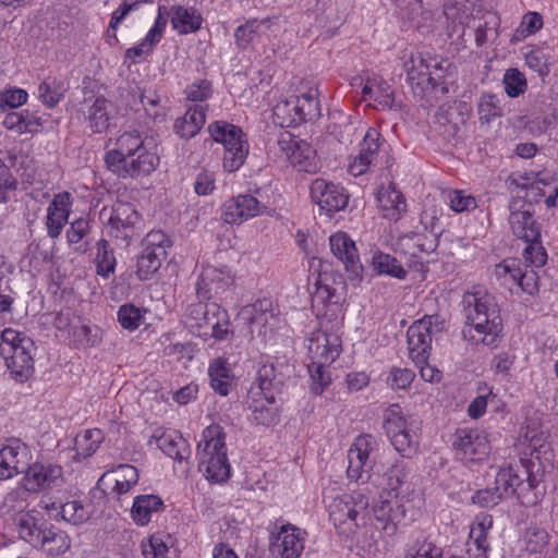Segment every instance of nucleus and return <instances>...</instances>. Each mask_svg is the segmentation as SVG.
<instances>
[{"label":"nucleus","mask_w":558,"mask_h":558,"mask_svg":"<svg viewBox=\"0 0 558 558\" xmlns=\"http://www.w3.org/2000/svg\"><path fill=\"white\" fill-rule=\"evenodd\" d=\"M166 257L167 254H163L159 248L157 252L142 248L141 254L137 256L136 264V275L138 279H150L158 271Z\"/></svg>","instance_id":"79ce46f5"},{"label":"nucleus","mask_w":558,"mask_h":558,"mask_svg":"<svg viewBox=\"0 0 558 558\" xmlns=\"http://www.w3.org/2000/svg\"><path fill=\"white\" fill-rule=\"evenodd\" d=\"M169 14L171 25L179 34L194 33L201 28L203 19L194 8L173 5Z\"/></svg>","instance_id":"c756f323"},{"label":"nucleus","mask_w":558,"mask_h":558,"mask_svg":"<svg viewBox=\"0 0 558 558\" xmlns=\"http://www.w3.org/2000/svg\"><path fill=\"white\" fill-rule=\"evenodd\" d=\"M488 548L487 536H482L481 534L473 535L470 532L465 555L460 558H488Z\"/></svg>","instance_id":"13d9d810"},{"label":"nucleus","mask_w":558,"mask_h":558,"mask_svg":"<svg viewBox=\"0 0 558 558\" xmlns=\"http://www.w3.org/2000/svg\"><path fill=\"white\" fill-rule=\"evenodd\" d=\"M409 470L403 462H396L386 473L387 487L390 492H397L405 482Z\"/></svg>","instance_id":"338daca9"},{"label":"nucleus","mask_w":558,"mask_h":558,"mask_svg":"<svg viewBox=\"0 0 558 558\" xmlns=\"http://www.w3.org/2000/svg\"><path fill=\"white\" fill-rule=\"evenodd\" d=\"M364 100H374L383 109H392L395 107L393 89L380 77H367L362 88Z\"/></svg>","instance_id":"a878e982"},{"label":"nucleus","mask_w":558,"mask_h":558,"mask_svg":"<svg viewBox=\"0 0 558 558\" xmlns=\"http://www.w3.org/2000/svg\"><path fill=\"white\" fill-rule=\"evenodd\" d=\"M458 4H459V2L457 0H456L454 4L451 3L450 1H448L445 4L444 12L448 20H453V21L459 20V25L461 26V33L459 34V37H461L463 39L466 35V32H470L469 35L470 36L474 35L475 43H476L477 47H482L492 37L497 36V31L493 26H489L490 24L496 25L497 24L496 21L482 22L481 20L476 21L473 19V25L468 24L466 26H464V19H469V17L466 15L460 16V13H459L460 9L458 8ZM493 20H496V19L493 17Z\"/></svg>","instance_id":"ddd939ff"},{"label":"nucleus","mask_w":558,"mask_h":558,"mask_svg":"<svg viewBox=\"0 0 558 558\" xmlns=\"http://www.w3.org/2000/svg\"><path fill=\"white\" fill-rule=\"evenodd\" d=\"M372 265L378 274L389 275L397 279H405L407 271L396 257L378 252L372 258Z\"/></svg>","instance_id":"c03bdc74"},{"label":"nucleus","mask_w":558,"mask_h":558,"mask_svg":"<svg viewBox=\"0 0 558 558\" xmlns=\"http://www.w3.org/2000/svg\"><path fill=\"white\" fill-rule=\"evenodd\" d=\"M142 319V310L133 304H124L118 311V320L124 329L131 331L137 329Z\"/></svg>","instance_id":"864d4df0"},{"label":"nucleus","mask_w":558,"mask_h":558,"mask_svg":"<svg viewBox=\"0 0 558 558\" xmlns=\"http://www.w3.org/2000/svg\"><path fill=\"white\" fill-rule=\"evenodd\" d=\"M157 444L163 453L179 462L185 460L191 452L185 439L178 434H163Z\"/></svg>","instance_id":"37998d69"},{"label":"nucleus","mask_w":558,"mask_h":558,"mask_svg":"<svg viewBox=\"0 0 558 558\" xmlns=\"http://www.w3.org/2000/svg\"><path fill=\"white\" fill-rule=\"evenodd\" d=\"M61 475L62 469L59 465L34 463L26 471V487L28 490H39L56 486Z\"/></svg>","instance_id":"4be33fe9"},{"label":"nucleus","mask_w":558,"mask_h":558,"mask_svg":"<svg viewBox=\"0 0 558 558\" xmlns=\"http://www.w3.org/2000/svg\"><path fill=\"white\" fill-rule=\"evenodd\" d=\"M140 222V214L135 207L125 202H117L112 207L109 223L116 230V236L131 240L135 235V226Z\"/></svg>","instance_id":"f3484780"},{"label":"nucleus","mask_w":558,"mask_h":558,"mask_svg":"<svg viewBox=\"0 0 558 558\" xmlns=\"http://www.w3.org/2000/svg\"><path fill=\"white\" fill-rule=\"evenodd\" d=\"M60 515L76 525L86 522L90 518V511L81 501L73 500L61 506Z\"/></svg>","instance_id":"09e8293b"},{"label":"nucleus","mask_w":558,"mask_h":558,"mask_svg":"<svg viewBox=\"0 0 558 558\" xmlns=\"http://www.w3.org/2000/svg\"><path fill=\"white\" fill-rule=\"evenodd\" d=\"M384 428L390 439L409 428V424L401 415V410L398 405L393 404L388 409L384 420Z\"/></svg>","instance_id":"de8ad7c7"},{"label":"nucleus","mask_w":558,"mask_h":558,"mask_svg":"<svg viewBox=\"0 0 558 558\" xmlns=\"http://www.w3.org/2000/svg\"><path fill=\"white\" fill-rule=\"evenodd\" d=\"M15 525L22 539L34 546H39L43 531L46 530L47 522L39 524L33 513L26 512L17 515Z\"/></svg>","instance_id":"e433bc0d"},{"label":"nucleus","mask_w":558,"mask_h":558,"mask_svg":"<svg viewBox=\"0 0 558 558\" xmlns=\"http://www.w3.org/2000/svg\"><path fill=\"white\" fill-rule=\"evenodd\" d=\"M211 388L221 396H227L232 383L231 369L225 359H215L208 368Z\"/></svg>","instance_id":"58836bf2"},{"label":"nucleus","mask_w":558,"mask_h":558,"mask_svg":"<svg viewBox=\"0 0 558 558\" xmlns=\"http://www.w3.org/2000/svg\"><path fill=\"white\" fill-rule=\"evenodd\" d=\"M429 66L432 68V75L429 76L428 90L434 94V97L446 95L449 92L448 77L452 74L454 68L448 60L437 56L430 58Z\"/></svg>","instance_id":"cd10ccee"},{"label":"nucleus","mask_w":558,"mask_h":558,"mask_svg":"<svg viewBox=\"0 0 558 558\" xmlns=\"http://www.w3.org/2000/svg\"><path fill=\"white\" fill-rule=\"evenodd\" d=\"M39 546L51 556H60L70 549L71 539L64 531L47 523Z\"/></svg>","instance_id":"473e14b6"},{"label":"nucleus","mask_w":558,"mask_h":558,"mask_svg":"<svg viewBox=\"0 0 558 558\" xmlns=\"http://www.w3.org/2000/svg\"><path fill=\"white\" fill-rule=\"evenodd\" d=\"M367 505V500H364L361 494L344 495L340 499H336L330 506V517L339 523H344L348 519L356 521L360 510H364Z\"/></svg>","instance_id":"393cba45"},{"label":"nucleus","mask_w":558,"mask_h":558,"mask_svg":"<svg viewBox=\"0 0 558 558\" xmlns=\"http://www.w3.org/2000/svg\"><path fill=\"white\" fill-rule=\"evenodd\" d=\"M274 123L281 128L299 125L303 118L299 112V100L295 96L280 100L272 109Z\"/></svg>","instance_id":"f704fd0d"},{"label":"nucleus","mask_w":558,"mask_h":558,"mask_svg":"<svg viewBox=\"0 0 558 558\" xmlns=\"http://www.w3.org/2000/svg\"><path fill=\"white\" fill-rule=\"evenodd\" d=\"M377 440L372 435L359 436L348 452V476L354 481H364L363 473L373 468L371 453L377 448Z\"/></svg>","instance_id":"9d476101"},{"label":"nucleus","mask_w":558,"mask_h":558,"mask_svg":"<svg viewBox=\"0 0 558 558\" xmlns=\"http://www.w3.org/2000/svg\"><path fill=\"white\" fill-rule=\"evenodd\" d=\"M141 548L145 558H165L168 553V546L158 535H153L142 542Z\"/></svg>","instance_id":"e2e57ef3"},{"label":"nucleus","mask_w":558,"mask_h":558,"mask_svg":"<svg viewBox=\"0 0 558 558\" xmlns=\"http://www.w3.org/2000/svg\"><path fill=\"white\" fill-rule=\"evenodd\" d=\"M526 247L523 250V258L525 266L531 268H541L546 264L547 254L541 244V239L537 241H525Z\"/></svg>","instance_id":"3c124183"},{"label":"nucleus","mask_w":558,"mask_h":558,"mask_svg":"<svg viewBox=\"0 0 558 558\" xmlns=\"http://www.w3.org/2000/svg\"><path fill=\"white\" fill-rule=\"evenodd\" d=\"M463 339L474 345L496 347L502 331V319L495 298L487 293H466L463 296Z\"/></svg>","instance_id":"f257e3e1"},{"label":"nucleus","mask_w":558,"mask_h":558,"mask_svg":"<svg viewBox=\"0 0 558 558\" xmlns=\"http://www.w3.org/2000/svg\"><path fill=\"white\" fill-rule=\"evenodd\" d=\"M331 252L344 265L345 269L357 277L362 270V265L357 255L355 243L343 232L332 234L329 239Z\"/></svg>","instance_id":"aec40b11"},{"label":"nucleus","mask_w":558,"mask_h":558,"mask_svg":"<svg viewBox=\"0 0 558 558\" xmlns=\"http://www.w3.org/2000/svg\"><path fill=\"white\" fill-rule=\"evenodd\" d=\"M525 543L530 553H541L548 543V533L542 527L532 526L525 533Z\"/></svg>","instance_id":"680f3d73"},{"label":"nucleus","mask_w":558,"mask_h":558,"mask_svg":"<svg viewBox=\"0 0 558 558\" xmlns=\"http://www.w3.org/2000/svg\"><path fill=\"white\" fill-rule=\"evenodd\" d=\"M97 274L104 278H108L114 272L116 257L113 250L109 246L107 240L101 239L97 242V252L95 256Z\"/></svg>","instance_id":"a18cd8bd"},{"label":"nucleus","mask_w":558,"mask_h":558,"mask_svg":"<svg viewBox=\"0 0 558 558\" xmlns=\"http://www.w3.org/2000/svg\"><path fill=\"white\" fill-rule=\"evenodd\" d=\"M27 93L21 88L8 89L0 93V109L5 111L7 109L17 108L27 101Z\"/></svg>","instance_id":"69168bd1"},{"label":"nucleus","mask_w":558,"mask_h":558,"mask_svg":"<svg viewBox=\"0 0 558 558\" xmlns=\"http://www.w3.org/2000/svg\"><path fill=\"white\" fill-rule=\"evenodd\" d=\"M374 515L376 529L391 537L397 533L398 523L404 518L405 510L398 501L383 500L374 507Z\"/></svg>","instance_id":"412c9836"},{"label":"nucleus","mask_w":558,"mask_h":558,"mask_svg":"<svg viewBox=\"0 0 558 558\" xmlns=\"http://www.w3.org/2000/svg\"><path fill=\"white\" fill-rule=\"evenodd\" d=\"M328 366L329 365H320L314 363H310L307 365L308 373L312 379L311 390L315 395L323 393L324 389L331 383L330 373L326 371V367Z\"/></svg>","instance_id":"5fc2aeb1"},{"label":"nucleus","mask_w":558,"mask_h":558,"mask_svg":"<svg viewBox=\"0 0 558 558\" xmlns=\"http://www.w3.org/2000/svg\"><path fill=\"white\" fill-rule=\"evenodd\" d=\"M308 354L311 363L330 365L339 355L338 344L331 343L326 335L310 339Z\"/></svg>","instance_id":"7c9ffc66"},{"label":"nucleus","mask_w":558,"mask_h":558,"mask_svg":"<svg viewBox=\"0 0 558 558\" xmlns=\"http://www.w3.org/2000/svg\"><path fill=\"white\" fill-rule=\"evenodd\" d=\"M380 138L381 135L379 131L375 128H369L360 144V151L368 157L374 162V166L390 168L392 158L388 151H384V155H380L383 151V142H380Z\"/></svg>","instance_id":"bb28decb"},{"label":"nucleus","mask_w":558,"mask_h":558,"mask_svg":"<svg viewBox=\"0 0 558 558\" xmlns=\"http://www.w3.org/2000/svg\"><path fill=\"white\" fill-rule=\"evenodd\" d=\"M225 437L221 426L210 425L204 429L203 439L197 447L199 468L214 482L227 481L231 474Z\"/></svg>","instance_id":"20e7f679"},{"label":"nucleus","mask_w":558,"mask_h":558,"mask_svg":"<svg viewBox=\"0 0 558 558\" xmlns=\"http://www.w3.org/2000/svg\"><path fill=\"white\" fill-rule=\"evenodd\" d=\"M502 83L507 95L512 98L524 94L527 88L525 75L517 68L506 70Z\"/></svg>","instance_id":"49530a36"},{"label":"nucleus","mask_w":558,"mask_h":558,"mask_svg":"<svg viewBox=\"0 0 558 558\" xmlns=\"http://www.w3.org/2000/svg\"><path fill=\"white\" fill-rule=\"evenodd\" d=\"M165 13L166 8L163 5H159L158 16L155 21L154 26L148 31L147 35L145 36L141 44L125 51L126 59H130L132 60V62H135L136 58L141 57L144 53H149L153 50V48L160 41L168 23Z\"/></svg>","instance_id":"b1692460"},{"label":"nucleus","mask_w":558,"mask_h":558,"mask_svg":"<svg viewBox=\"0 0 558 558\" xmlns=\"http://www.w3.org/2000/svg\"><path fill=\"white\" fill-rule=\"evenodd\" d=\"M311 197L328 217L345 208L349 202V195L343 187L322 178L312 182Z\"/></svg>","instance_id":"6e6552de"},{"label":"nucleus","mask_w":558,"mask_h":558,"mask_svg":"<svg viewBox=\"0 0 558 558\" xmlns=\"http://www.w3.org/2000/svg\"><path fill=\"white\" fill-rule=\"evenodd\" d=\"M137 482V469L130 464H120L114 471L105 473L99 480V484L110 488L117 495L128 493Z\"/></svg>","instance_id":"5701e85b"},{"label":"nucleus","mask_w":558,"mask_h":558,"mask_svg":"<svg viewBox=\"0 0 558 558\" xmlns=\"http://www.w3.org/2000/svg\"><path fill=\"white\" fill-rule=\"evenodd\" d=\"M498 102L496 95L487 94L481 98L478 114L482 122L489 123L494 118L501 116L502 109Z\"/></svg>","instance_id":"6e6d98bb"},{"label":"nucleus","mask_w":558,"mask_h":558,"mask_svg":"<svg viewBox=\"0 0 558 558\" xmlns=\"http://www.w3.org/2000/svg\"><path fill=\"white\" fill-rule=\"evenodd\" d=\"M384 217L390 220H399L407 210V202L403 194L395 185L383 189L377 196Z\"/></svg>","instance_id":"c85d7f7f"},{"label":"nucleus","mask_w":558,"mask_h":558,"mask_svg":"<svg viewBox=\"0 0 558 558\" xmlns=\"http://www.w3.org/2000/svg\"><path fill=\"white\" fill-rule=\"evenodd\" d=\"M257 387L251 390L252 396L257 395H280L282 391V378L277 374L272 364L262 365L256 375Z\"/></svg>","instance_id":"2f4dec72"},{"label":"nucleus","mask_w":558,"mask_h":558,"mask_svg":"<svg viewBox=\"0 0 558 558\" xmlns=\"http://www.w3.org/2000/svg\"><path fill=\"white\" fill-rule=\"evenodd\" d=\"M114 147L105 155L107 168L122 179L153 172L159 157L150 151L138 132H124L114 141Z\"/></svg>","instance_id":"f03ea898"},{"label":"nucleus","mask_w":558,"mask_h":558,"mask_svg":"<svg viewBox=\"0 0 558 558\" xmlns=\"http://www.w3.org/2000/svg\"><path fill=\"white\" fill-rule=\"evenodd\" d=\"M299 100V112L303 122L319 117V101L317 100V90H308L301 96H295Z\"/></svg>","instance_id":"603ef678"},{"label":"nucleus","mask_w":558,"mask_h":558,"mask_svg":"<svg viewBox=\"0 0 558 558\" xmlns=\"http://www.w3.org/2000/svg\"><path fill=\"white\" fill-rule=\"evenodd\" d=\"M205 108L194 106L186 110L183 117L174 123L175 132L183 138L195 136L205 123Z\"/></svg>","instance_id":"72a5a7b5"},{"label":"nucleus","mask_w":558,"mask_h":558,"mask_svg":"<svg viewBox=\"0 0 558 558\" xmlns=\"http://www.w3.org/2000/svg\"><path fill=\"white\" fill-rule=\"evenodd\" d=\"M16 452L12 447H4L0 451V480H7L19 473Z\"/></svg>","instance_id":"052dcab7"},{"label":"nucleus","mask_w":558,"mask_h":558,"mask_svg":"<svg viewBox=\"0 0 558 558\" xmlns=\"http://www.w3.org/2000/svg\"><path fill=\"white\" fill-rule=\"evenodd\" d=\"M304 550V538L294 525H282L271 544V551L278 558H299Z\"/></svg>","instance_id":"a211bd4d"},{"label":"nucleus","mask_w":558,"mask_h":558,"mask_svg":"<svg viewBox=\"0 0 558 558\" xmlns=\"http://www.w3.org/2000/svg\"><path fill=\"white\" fill-rule=\"evenodd\" d=\"M501 492L498 488H484L478 489L472 496V504L481 508H492L501 501Z\"/></svg>","instance_id":"0e129e2a"},{"label":"nucleus","mask_w":558,"mask_h":558,"mask_svg":"<svg viewBox=\"0 0 558 558\" xmlns=\"http://www.w3.org/2000/svg\"><path fill=\"white\" fill-rule=\"evenodd\" d=\"M521 201L510 203L509 223L515 236L524 241H537L541 239V229L530 210V205L524 208Z\"/></svg>","instance_id":"4468645a"},{"label":"nucleus","mask_w":558,"mask_h":558,"mask_svg":"<svg viewBox=\"0 0 558 558\" xmlns=\"http://www.w3.org/2000/svg\"><path fill=\"white\" fill-rule=\"evenodd\" d=\"M452 446L461 459L483 460L490 450L486 434L478 429L460 428L453 436Z\"/></svg>","instance_id":"1a4fd4ad"},{"label":"nucleus","mask_w":558,"mask_h":558,"mask_svg":"<svg viewBox=\"0 0 558 558\" xmlns=\"http://www.w3.org/2000/svg\"><path fill=\"white\" fill-rule=\"evenodd\" d=\"M536 487V478L527 475L526 483L513 471L512 468L501 469L495 478V486L501 492V499L505 497L517 494L518 499L524 506L535 505L536 496L530 497L524 494L525 490L534 489Z\"/></svg>","instance_id":"9b49d317"},{"label":"nucleus","mask_w":558,"mask_h":558,"mask_svg":"<svg viewBox=\"0 0 558 558\" xmlns=\"http://www.w3.org/2000/svg\"><path fill=\"white\" fill-rule=\"evenodd\" d=\"M314 155L315 150L312 146L307 142L300 140L294 150L289 153V161L293 166H299L301 170L307 171L308 162L314 158Z\"/></svg>","instance_id":"4d7b16f0"},{"label":"nucleus","mask_w":558,"mask_h":558,"mask_svg":"<svg viewBox=\"0 0 558 558\" xmlns=\"http://www.w3.org/2000/svg\"><path fill=\"white\" fill-rule=\"evenodd\" d=\"M213 140L225 147L222 166L228 172L239 170L248 155V144L243 131L225 121H216L208 126Z\"/></svg>","instance_id":"0eeeda50"},{"label":"nucleus","mask_w":558,"mask_h":558,"mask_svg":"<svg viewBox=\"0 0 558 558\" xmlns=\"http://www.w3.org/2000/svg\"><path fill=\"white\" fill-rule=\"evenodd\" d=\"M437 218L423 211L421 215L422 230L411 231L398 238L396 252L408 256V265L415 270H423L424 256L433 253L438 245L436 230Z\"/></svg>","instance_id":"7ed1b4c3"},{"label":"nucleus","mask_w":558,"mask_h":558,"mask_svg":"<svg viewBox=\"0 0 558 558\" xmlns=\"http://www.w3.org/2000/svg\"><path fill=\"white\" fill-rule=\"evenodd\" d=\"M279 395H257L252 396V420L257 425L271 426L280 421L281 400Z\"/></svg>","instance_id":"6ab92c4d"},{"label":"nucleus","mask_w":558,"mask_h":558,"mask_svg":"<svg viewBox=\"0 0 558 558\" xmlns=\"http://www.w3.org/2000/svg\"><path fill=\"white\" fill-rule=\"evenodd\" d=\"M514 282L530 295L538 291L537 271L529 266H524V268L519 267V275H517Z\"/></svg>","instance_id":"bf43d9fd"},{"label":"nucleus","mask_w":558,"mask_h":558,"mask_svg":"<svg viewBox=\"0 0 558 558\" xmlns=\"http://www.w3.org/2000/svg\"><path fill=\"white\" fill-rule=\"evenodd\" d=\"M211 83L207 80H199L186 87L185 94L190 101H205L211 96Z\"/></svg>","instance_id":"774afa93"},{"label":"nucleus","mask_w":558,"mask_h":558,"mask_svg":"<svg viewBox=\"0 0 558 558\" xmlns=\"http://www.w3.org/2000/svg\"><path fill=\"white\" fill-rule=\"evenodd\" d=\"M268 301H258L253 305L245 306L240 312V318L250 326L252 336L256 332L258 337L266 340L269 332L272 331L275 315L269 311Z\"/></svg>","instance_id":"dca6fc26"},{"label":"nucleus","mask_w":558,"mask_h":558,"mask_svg":"<svg viewBox=\"0 0 558 558\" xmlns=\"http://www.w3.org/2000/svg\"><path fill=\"white\" fill-rule=\"evenodd\" d=\"M69 210L63 198L57 196L48 206L46 227L48 235L56 239L60 235L63 226L66 223Z\"/></svg>","instance_id":"a19ab883"},{"label":"nucleus","mask_w":558,"mask_h":558,"mask_svg":"<svg viewBox=\"0 0 558 558\" xmlns=\"http://www.w3.org/2000/svg\"><path fill=\"white\" fill-rule=\"evenodd\" d=\"M221 315V318L227 317V312L221 310L217 304H203L197 303L189 307L187 316L193 322L190 324L191 328H196L197 333L203 337L202 330H207V323L211 316L217 317Z\"/></svg>","instance_id":"c9c22d12"},{"label":"nucleus","mask_w":558,"mask_h":558,"mask_svg":"<svg viewBox=\"0 0 558 558\" xmlns=\"http://www.w3.org/2000/svg\"><path fill=\"white\" fill-rule=\"evenodd\" d=\"M390 440L395 449L403 458H412L417 451V436L414 433H411L410 428L396 435Z\"/></svg>","instance_id":"8fccbe9b"},{"label":"nucleus","mask_w":558,"mask_h":558,"mask_svg":"<svg viewBox=\"0 0 558 558\" xmlns=\"http://www.w3.org/2000/svg\"><path fill=\"white\" fill-rule=\"evenodd\" d=\"M163 502L156 495L137 496L132 507V517L140 525H145L150 521L151 513L162 510Z\"/></svg>","instance_id":"ea45409f"},{"label":"nucleus","mask_w":558,"mask_h":558,"mask_svg":"<svg viewBox=\"0 0 558 558\" xmlns=\"http://www.w3.org/2000/svg\"><path fill=\"white\" fill-rule=\"evenodd\" d=\"M440 329L437 318L426 316L411 325L407 332L410 357L420 366L422 378L429 383L440 379V372L427 364L432 350V337L435 331L438 332Z\"/></svg>","instance_id":"423d86ee"},{"label":"nucleus","mask_w":558,"mask_h":558,"mask_svg":"<svg viewBox=\"0 0 558 558\" xmlns=\"http://www.w3.org/2000/svg\"><path fill=\"white\" fill-rule=\"evenodd\" d=\"M267 209L266 204L251 194H241L232 197L223 204L222 219L225 222L242 223L243 221L263 215Z\"/></svg>","instance_id":"f8f14e48"},{"label":"nucleus","mask_w":558,"mask_h":558,"mask_svg":"<svg viewBox=\"0 0 558 558\" xmlns=\"http://www.w3.org/2000/svg\"><path fill=\"white\" fill-rule=\"evenodd\" d=\"M430 58V56L423 57L420 54L416 58L412 57L410 61L405 62L408 80L412 85L422 86V89L425 92H428L429 76L432 75Z\"/></svg>","instance_id":"4c0bfd02"},{"label":"nucleus","mask_w":558,"mask_h":558,"mask_svg":"<svg viewBox=\"0 0 558 558\" xmlns=\"http://www.w3.org/2000/svg\"><path fill=\"white\" fill-rule=\"evenodd\" d=\"M0 338V355L11 375L20 383L26 381L34 373L33 340L11 328L4 329Z\"/></svg>","instance_id":"39448f33"},{"label":"nucleus","mask_w":558,"mask_h":558,"mask_svg":"<svg viewBox=\"0 0 558 558\" xmlns=\"http://www.w3.org/2000/svg\"><path fill=\"white\" fill-rule=\"evenodd\" d=\"M80 111L88 121L93 133H101L109 126L112 105L102 96H89L80 105Z\"/></svg>","instance_id":"2eb2a0df"}]
</instances>
